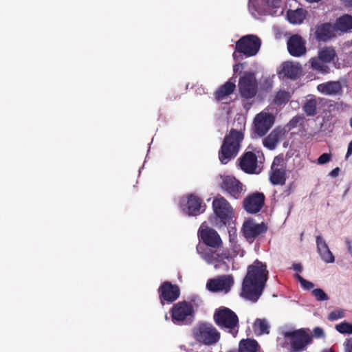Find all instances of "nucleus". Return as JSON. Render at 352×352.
<instances>
[{
    "mask_svg": "<svg viewBox=\"0 0 352 352\" xmlns=\"http://www.w3.org/2000/svg\"><path fill=\"white\" fill-rule=\"evenodd\" d=\"M258 82L253 72H246L240 77L238 89L242 99L249 100L254 98L258 93Z\"/></svg>",
    "mask_w": 352,
    "mask_h": 352,
    "instance_id": "nucleus-6",
    "label": "nucleus"
},
{
    "mask_svg": "<svg viewBox=\"0 0 352 352\" xmlns=\"http://www.w3.org/2000/svg\"><path fill=\"white\" fill-rule=\"evenodd\" d=\"M199 236L208 248H217L222 245V241L217 232L210 228L202 229L199 232Z\"/></svg>",
    "mask_w": 352,
    "mask_h": 352,
    "instance_id": "nucleus-21",
    "label": "nucleus"
},
{
    "mask_svg": "<svg viewBox=\"0 0 352 352\" xmlns=\"http://www.w3.org/2000/svg\"><path fill=\"white\" fill-rule=\"evenodd\" d=\"M320 98L311 96L307 99L302 106V110L307 116H314L317 114V106L321 102Z\"/></svg>",
    "mask_w": 352,
    "mask_h": 352,
    "instance_id": "nucleus-28",
    "label": "nucleus"
},
{
    "mask_svg": "<svg viewBox=\"0 0 352 352\" xmlns=\"http://www.w3.org/2000/svg\"><path fill=\"white\" fill-rule=\"evenodd\" d=\"M313 336L316 338L324 337V333L323 329L318 327L314 328L313 331Z\"/></svg>",
    "mask_w": 352,
    "mask_h": 352,
    "instance_id": "nucleus-43",
    "label": "nucleus"
},
{
    "mask_svg": "<svg viewBox=\"0 0 352 352\" xmlns=\"http://www.w3.org/2000/svg\"><path fill=\"white\" fill-rule=\"evenodd\" d=\"M213 319L221 329L227 331L236 337L239 331V320L234 311L226 307L221 306L215 309Z\"/></svg>",
    "mask_w": 352,
    "mask_h": 352,
    "instance_id": "nucleus-4",
    "label": "nucleus"
},
{
    "mask_svg": "<svg viewBox=\"0 0 352 352\" xmlns=\"http://www.w3.org/2000/svg\"><path fill=\"white\" fill-rule=\"evenodd\" d=\"M302 72L301 65L298 63L285 61L281 65V70L278 75L283 78L296 80L299 78Z\"/></svg>",
    "mask_w": 352,
    "mask_h": 352,
    "instance_id": "nucleus-23",
    "label": "nucleus"
},
{
    "mask_svg": "<svg viewBox=\"0 0 352 352\" xmlns=\"http://www.w3.org/2000/svg\"><path fill=\"white\" fill-rule=\"evenodd\" d=\"M268 277L267 265L256 259L248 267L242 282L241 296L254 302H256L265 287Z\"/></svg>",
    "mask_w": 352,
    "mask_h": 352,
    "instance_id": "nucleus-1",
    "label": "nucleus"
},
{
    "mask_svg": "<svg viewBox=\"0 0 352 352\" xmlns=\"http://www.w3.org/2000/svg\"><path fill=\"white\" fill-rule=\"evenodd\" d=\"M305 18V11L302 9L287 11L288 21L293 24L301 23Z\"/></svg>",
    "mask_w": 352,
    "mask_h": 352,
    "instance_id": "nucleus-32",
    "label": "nucleus"
},
{
    "mask_svg": "<svg viewBox=\"0 0 352 352\" xmlns=\"http://www.w3.org/2000/svg\"><path fill=\"white\" fill-rule=\"evenodd\" d=\"M239 168L245 173L252 175L258 174V156L254 151H246L238 159Z\"/></svg>",
    "mask_w": 352,
    "mask_h": 352,
    "instance_id": "nucleus-15",
    "label": "nucleus"
},
{
    "mask_svg": "<svg viewBox=\"0 0 352 352\" xmlns=\"http://www.w3.org/2000/svg\"><path fill=\"white\" fill-rule=\"evenodd\" d=\"M295 278L300 282L301 286L306 290H309L312 288H314V285L313 283L307 280L303 277H302L300 275L296 274L295 275Z\"/></svg>",
    "mask_w": 352,
    "mask_h": 352,
    "instance_id": "nucleus-38",
    "label": "nucleus"
},
{
    "mask_svg": "<svg viewBox=\"0 0 352 352\" xmlns=\"http://www.w3.org/2000/svg\"><path fill=\"white\" fill-rule=\"evenodd\" d=\"M172 321L178 323L185 320L187 317L193 315L192 305L186 301H180L175 304L170 309Z\"/></svg>",
    "mask_w": 352,
    "mask_h": 352,
    "instance_id": "nucleus-18",
    "label": "nucleus"
},
{
    "mask_svg": "<svg viewBox=\"0 0 352 352\" xmlns=\"http://www.w3.org/2000/svg\"><path fill=\"white\" fill-rule=\"evenodd\" d=\"M309 62L314 70L322 74H328L329 72V67L318 56L311 58Z\"/></svg>",
    "mask_w": 352,
    "mask_h": 352,
    "instance_id": "nucleus-33",
    "label": "nucleus"
},
{
    "mask_svg": "<svg viewBox=\"0 0 352 352\" xmlns=\"http://www.w3.org/2000/svg\"><path fill=\"white\" fill-rule=\"evenodd\" d=\"M311 294L318 301H324L329 299L328 296L322 289H314L312 290Z\"/></svg>",
    "mask_w": 352,
    "mask_h": 352,
    "instance_id": "nucleus-37",
    "label": "nucleus"
},
{
    "mask_svg": "<svg viewBox=\"0 0 352 352\" xmlns=\"http://www.w3.org/2000/svg\"><path fill=\"white\" fill-rule=\"evenodd\" d=\"M317 250L322 259L327 263H333L335 261L334 256L330 251L326 241L321 236H316Z\"/></svg>",
    "mask_w": 352,
    "mask_h": 352,
    "instance_id": "nucleus-25",
    "label": "nucleus"
},
{
    "mask_svg": "<svg viewBox=\"0 0 352 352\" xmlns=\"http://www.w3.org/2000/svg\"><path fill=\"white\" fill-rule=\"evenodd\" d=\"M265 201V196L263 192H252L244 198L243 208L249 214H256L261 210Z\"/></svg>",
    "mask_w": 352,
    "mask_h": 352,
    "instance_id": "nucleus-16",
    "label": "nucleus"
},
{
    "mask_svg": "<svg viewBox=\"0 0 352 352\" xmlns=\"http://www.w3.org/2000/svg\"><path fill=\"white\" fill-rule=\"evenodd\" d=\"M195 338L199 342L206 345H211L219 340L220 333L212 324L204 323L197 328Z\"/></svg>",
    "mask_w": 352,
    "mask_h": 352,
    "instance_id": "nucleus-13",
    "label": "nucleus"
},
{
    "mask_svg": "<svg viewBox=\"0 0 352 352\" xmlns=\"http://www.w3.org/2000/svg\"><path fill=\"white\" fill-rule=\"evenodd\" d=\"M292 268L296 272H301L302 268L300 263H294Z\"/></svg>",
    "mask_w": 352,
    "mask_h": 352,
    "instance_id": "nucleus-45",
    "label": "nucleus"
},
{
    "mask_svg": "<svg viewBox=\"0 0 352 352\" xmlns=\"http://www.w3.org/2000/svg\"><path fill=\"white\" fill-rule=\"evenodd\" d=\"M319 92L327 96H341L343 92L342 85L340 80L328 81L317 86Z\"/></svg>",
    "mask_w": 352,
    "mask_h": 352,
    "instance_id": "nucleus-24",
    "label": "nucleus"
},
{
    "mask_svg": "<svg viewBox=\"0 0 352 352\" xmlns=\"http://www.w3.org/2000/svg\"><path fill=\"white\" fill-rule=\"evenodd\" d=\"M220 188L226 192L230 197L235 199H241L245 192L244 185L234 176L220 175Z\"/></svg>",
    "mask_w": 352,
    "mask_h": 352,
    "instance_id": "nucleus-9",
    "label": "nucleus"
},
{
    "mask_svg": "<svg viewBox=\"0 0 352 352\" xmlns=\"http://www.w3.org/2000/svg\"><path fill=\"white\" fill-rule=\"evenodd\" d=\"M344 6L346 7H348V8H352V0H341Z\"/></svg>",
    "mask_w": 352,
    "mask_h": 352,
    "instance_id": "nucleus-47",
    "label": "nucleus"
},
{
    "mask_svg": "<svg viewBox=\"0 0 352 352\" xmlns=\"http://www.w3.org/2000/svg\"><path fill=\"white\" fill-rule=\"evenodd\" d=\"M179 206L183 212L188 216H197L202 213L206 208L203 199L194 194L182 197Z\"/></svg>",
    "mask_w": 352,
    "mask_h": 352,
    "instance_id": "nucleus-8",
    "label": "nucleus"
},
{
    "mask_svg": "<svg viewBox=\"0 0 352 352\" xmlns=\"http://www.w3.org/2000/svg\"><path fill=\"white\" fill-rule=\"evenodd\" d=\"M335 49L330 46H325L318 51V56L325 63H331L336 57Z\"/></svg>",
    "mask_w": 352,
    "mask_h": 352,
    "instance_id": "nucleus-30",
    "label": "nucleus"
},
{
    "mask_svg": "<svg viewBox=\"0 0 352 352\" xmlns=\"http://www.w3.org/2000/svg\"><path fill=\"white\" fill-rule=\"evenodd\" d=\"M269 8H278L280 6L281 0H261Z\"/></svg>",
    "mask_w": 352,
    "mask_h": 352,
    "instance_id": "nucleus-40",
    "label": "nucleus"
},
{
    "mask_svg": "<svg viewBox=\"0 0 352 352\" xmlns=\"http://www.w3.org/2000/svg\"><path fill=\"white\" fill-rule=\"evenodd\" d=\"M243 138V133L234 129H232L226 135L218 153L219 160L222 164H227L236 157Z\"/></svg>",
    "mask_w": 352,
    "mask_h": 352,
    "instance_id": "nucleus-2",
    "label": "nucleus"
},
{
    "mask_svg": "<svg viewBox=\"0 0 352 352\" xmlns=\"http://www.w3.org/2000/svg\"><path fill=\"white\" fill-rule=\"evenodd\" d=\"M267 226L264 222L257 223L253 219L245 220L243 224L242 232L246 240L252 243L256 238L266 233Z\"/></svg>",
    "mask_w": 352,
    "mask_h": 352,
    "instance_id": "nucleus-14",
    "label": "nucleus"
},
{
    "mask_svg": "<svg viewBox=\"0 0 352 352\" xmlns=\"http://www.w3.org/2000/svg\"><path fill=\"white\" fill-rule=\"evenodd\" d=\"M233 285V279L231 276H221L217 278L209 279L206 284V288L212 292L225 291L228 292Z\"/></svg>",
    "mask_w": 352,
    "mask_h": 352,
    "instance_id": "nucleus-20",
    "label": "nucleus"
},
{
    "mask_svg": "<svg viewBox=\"0 0 352 352\" xmlns=\"http://www.w3.org/2000/svg\"><path fill=\"white\" fill-rule=\"evenodd\" d=\"M197 251L208 264L212 265L216 269L221 267L228 269L227 261H230L237 255L236 250H234V254L232 255L227 249L206 248L201 245L197 246Z\"/></svg>",
    "mask_w": 352,
    "mask_h": 352,
    "instance_id": "nucleus-3",
    "label": "nucleus"
},
{
    "mask_svg": "<svg viewBox=\"0 0 352 352\" xmlns=\"http://www.w3.org/2000/svg\"><path fill=\"white\" fill-rule=\"evenodd\" d=\"M275 122V116L270 113L261 111L254 118L252 131V138L265 136Z\"/></svg>",
    "mask_w": 352,
    "mask_h": 352,
    "instance_id": "nucleus-7",
    "label": "nucleus"
},
{
    "mask_svg": "<svg viewBox=\"0 0 352 352\" xmlns=\"http://www.w3.org/2000/svg\"><path fill=\"white\" fill-rule=\"evenodd\" d=\"M324 352H333V351L331 349H329V350H325Z\"/></svg>",
    "mask_w": 352,
    "mask_h": 352,
    "instance_id": "nucleus-50",
    "label": "nucleus"
},
{
    "mask_svg": "<svg viewBox=\"0 0 352 352\" xmlns=\"http://www.w3.org/2000/svg\"><path fill=\"white\" fill-rule=\"evenodd\" d=\"M344 317V310H334L331 311L329 316L328 319L329 320H336L340 318H342Z\"/></svg>",
    "mask_w": 352,
    "mask_h": 352,
    "instance_id": "nucleus-39",
    "label": "nucleus"
},
{
    "mask_svg": "<svg viewBox=\"0 0 352 352\" xmlns=\"http://www.w3.org/2000/svg\"><path fill=\"white\" fill-rule=\"evenodd\" d=\"M236 89L235 82L227 81L221 85L214 93L216 100L221 101L233 94Z\"/></svg>",
    "mask_w": 352,
    "mask_h": 352,
    "instance_id": "nucleus-26",
    "label": "nucleus"
},
{
    "mask_svg": "<svg viewBox=\"0 0 352 352\" xmlns=\"http://www.w3.org/2000/svg\"><path fill=\"white\" fill-rule=\"evenodd\" d=\"M282 135V129L279 128L274 129L267 137L263 138V146L270 150H274L276 147Z\"/></svg>",
    "mask_w": 352,
    "mask_h": 352,
    "instance_id": "nucleus-27",
    "label": "nucleus"
},
{
    "mask_svg": "<svg viewBox=\"0 0 352 352\" xmlns=\"http://www.w3.org/2000/svg\"><path fill=\"white\" fill-rule=\"evenodd\" d=\"M289 53L294 57H300L307 52L306 41L299 34H294L289 37L287 43Z\"/></svg>",
    "mask_w": 352,
    "mask_h": 352,
    "instance_id": "nucleus-19",
    "label": "nucleus"
},
{
    "mask_svg": "<svg viewBox=\"0 0 352 352\" xmlns=\"http://www.w3.org/2000/svg\"><path fill=\"white\" fill-rule=\"evenodd\" d=\"M339 173H340V168L336 167L331 171L329 175L331 176H332L333 177H335L338 175Z\"/></svg>",
    "mask_w": 352,
    "mask_h": 352,
    "instance_id": "nucleus-44",
    "label": "nucleus"
},
{
    "mask_svg": "<svg viewBox=\"0 0 352 352\" xmlns=\"http://www.w3.org/2000/svg\"><path fill=\"white\" fill-rule=\"evenodd\" d=\"M270 181L274 186H283L287 179L286 164L282 156L274 157L269 173Z\"/></svg>",
    "mask_w": 352,
    "mask_h": 352,
    "instance_id": "nucleus-12",
    "label": "nucleus"
},
{
    "mask_svg": "<svg viewBox=\"0 0 352 352\" xmlns=\"http://www.w3.org/2000/svg\"><path fill=\"white\" fill-rule=\"evenodd\" d=\"M253 328L254 331H258L259 334L269 333V326L264 319H256L254 323Z\"/></svg>",
    "mask_w": 352,
    "mask_h": 352,
    "instance_id": "nucleus-35",
    "label": "nucleus"
},
{
    "mask_svg": "<svg viewBox=\"0 0 352 352\" xmlns=\"http://www.w3.org/2000/svg\"><path fill=\"white\" fill-rule=\"evenodd\" d=\"M291 94L289 91L285 90H279L274 96L273 102L274 104L280 106L286 104L290 99Z\"/></svg>",
    "mask_w": 352,
    "mask_h": 352,
    "instance_id": "nucleus-34",
    "label": "nucleus"
},
{
    "mask_svg": "<svg viewBox=\"0 0 352 352\" xmlns=\"http://www.w3.org/2000/svg\"><path fill=\"white\" fill-rule=\"evenodd\" d=\"M259 348L258 342L253 339H243L239 344L238 352H256Z\"/></svg>",
    "mask_w": 352,
    "mask_h": 352,
    "instance_id": "nucleus-29",
    "label": "nucleus"
},
{
    "mask_svg": "<svg viewBox=\"0 0 352 352\" xmlns=\"http://www.w3.org/2000/svg\"><path fill=\"white\" fill-rule=\"evenodd\" d=\"M346 243L348 244V250L349 251H351V243L349 241H346Z\"/></svg>",
    "mask_w": 352,
    "mask_h": 352,
    "instance_id": "nucleus-49",
    "label": "nucleus"
},
{
    "mask_svg": "<svg viewBox=\"0 0 352 352\" xmlns=\"http://www.w3.org/2000/svg\"><path fill=\"white\" fill-rule=\"evenodd\" d=\"M261 45V41L256 35L248 34L242 36L236 43L235 51L232 54L234 60H239L238 53L246 57L255 56L259 51Z\"/></svg>",
    "mask_w": 352,
    "mask_h": 352,
    "instance_id": "nucleus-5",
    "label": "nucleus"
},
{
    "mask_svg": "<svg viewBox=\"0 0 352 352\" xmlns=\"http://www.w3.org/2000/svg\"><path fill=\"white\" fill-rule=\"evenodd\" d=\"M337 29L342 32H348L352 29V16L344 14L339 17L336 23Z\"/></svg>",
    "mask_w": 352,
    "mask_h": 352,
    "instance_id": "nucleus-31",
    "label": "nucleus"
},
{
    "mask_svg": "<svg viewBox=\"0 0 352 352\" xmlns=\"http://www.w3.org/2000/svg\"><path fill=\"white\" fill-rule=\"evenodd\" d=\"M350 126L352 128V117L350 119Z\"/></svg>",
    "mask_w": 352,
    "mask_h": 352,
    "instance_id": "nucleus-51",
    "label": "nucleus"
},
{
    "mask_svg": "<svg viewBox=\"0 0 352 352\" xmlns=\"http://www.w3.org/2000/svg\"><path fill=\"white\" fill-rule=\"evenodd\" d=\"M331 155L330 153H323L317 160L318 164H324L331 160Z\"/></svg>",
    "mask_w": 352,
    "mask_h": 352,
    "instance_id": "nucleus-41",
    "label": "nucleus"
},
{
    "mask_svg": "<svg viewBox=\"0 0 352 352\" xmlns=\"http://www.w3.org/2000/svg\"><path fill=\"white\" fill-rule=\"evenodd\" d=\"M336 28L331 23H324L316 27L315 38L319 42H327L336 36Z\"/></svg>",
    "mask_w": 352,
    "mask_h": 352,
    "instance_id": "nucleus-22",
    "label": "nucleus"
},
{
    "mask_svg": "<svg viewBox=\"0 0 352 352\" xmlns=\"http://www.w3.org/2000/svg\"><path fill=\"white\" fill-rule=\"evenodd\" d=\"M351 154H352V141L349 144L346 157H348Z\"/></svg>",
    "mask_w": 352,
    "mask_h": 352,
    "instance_id": "nucleus-48",
    "label": "nucleus"
},
{
    "mask_svg": "<svg viewBox=\"0 0 352 352\" xmlns=\"http://www.w3.org/2000/svg\"><path fill=\"white\" fill-rule=\"evenodd\" d=\"M336 329L341 333H352V324L346 321L336 324Z\"/></svg>",
    "mask_w": 352,
    "mask_h": 352,
    "instance_id": "nucleus-36",
    "label": "nucleus"
},
{
    "mask_svg": "<svg viewBox=\"0 0 352 352\" xmlns=\"http://www.w3.org/2000/svg\"><path fill=\"white\" fill-rule=\"evenodd\" d=\"M157 292L162 305H164V302L172 303L177 300L180 296L179 286L172 284L169 281L163 282L158 288Z\"/></svg>",
    "mask_w": 352,
    "mask_h": 352,
    "instance_id": "nucleus-17",
    "label": "nucleus"
},
{
    "mask_svg": "<svg viewBox=\"0 0 352 352\" xmlns=\"http://www.w3.org/2000/svg\"><path fill=\"white\" fill-rule=\"evenodd\" d=\"M243 68V64L242 63H236L233 66V71L234 72H237L239 69Z\"/></svg>",
    "mask_w": 352,
    "mask_h": 352,
    "instance_id": "nucleus-46",
    "label": "nucleus"
},
{
    "mask_svg": "<svg viewBox=\"0 0 352 352\" xmlns=\"http://www.w3.org/2000/svg\"><path fill=\"white\" fill-rule=\"evenodd\" d=\"M212 208L217 217L219 219L222 226H226L232 219L234 211L230 203L222 196L214 198Z\"/></svg>",
    "mask_w": 352,
    "mask_h": 352,
    "instance_id": "nucleus-10",
    "label": "nucleus"
},
{
    "mask_svg": "<svg viewBox=\"0 0 352 352\" xmlns=\"http://www.w3.org/2000/svg\"><path fill=\"white\" fill-rule=\"evenodd\" d=\"M285 336L289 338L290 346L293 352L302 351L312 341L311 337L304 329L287 331Z\"/></svg>",
    "mask_w": 352,
    "mask_h": 352,
    "instance_id": "nucleus-11",
    "label": "nucleus"
},
{
    "mask_svg": "<svg viewBox=\"0 0 352 352\" xmlns=\"http://www.w3.org/2000/svg\"><path fill=\"white\" fill-rule=\"evenodd\" d=\"M300 120L301 118L300 116H294L287 124L288 129L291 130L296 127Z\"/></svg>",
    "mask_w": 352,
    "mask_h": 352,
    "instance_id": "nucleus-42",
    "label": "nucleus"
}]
</instances>
